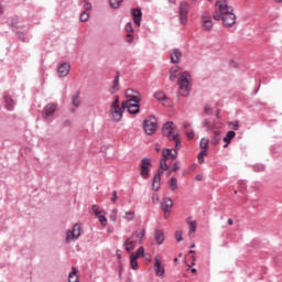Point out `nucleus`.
<instances>
[{"mask_svg":"<svg viewBox=\"0 0 282 282\" xmlns=\"http://www.w3.org/2000/svg\"><path fill=\"white\" fill-rule=\"evenodd\" d=\"M118 89H119V78L116 77L115 80H113V85L110 89V93L116 94V91H118Z\"/></svg>","mask_w":282,"mask_h":282,"instance_id":"c756f323","label":"nucleus"},{"mask_svg":"<svg viewBox=\"0 0 282 282\" xmlns=\"http://www.w3.org/2000/svg\"><path fill=\"white\" fill-rule=\"evenodd\" d=\"M162 155H163V159L161 160V163H160L161 171H159L155 177H161L162 171H169V165L166 164V160H169V158H171V160H175L177 158V150H171V149L163 150Z\"/></svg>","mask_w":282,"mask_h":282,"instance_id":"7ed1b4c3","label":"nucleus"},{"mask_svg":"<svg viewBox=\"0 0 282 282\" xmlns=\"http://www.w3.org/2000/svg\"><path fill=\"white\" fill-rule=\"evenodd\" d=\"M154 241L158 243V246H162V243H164V231L156 229L154 231Z\"/></svg>","mask_w":282,"mask_h":282,"instance_id":"aec40b11","label":"nucleus"},{"mask_svg":"<svg viewBox=\"0 0 282 282\" xmlns=\"http://www.w3.org/2000/svg\"><path fill=\"white\" fill-rule=\"evenodd\" d=\"M169 1H170V3H175L176 0H169Z\"/></svg>","mask_w":282,"mask_h":282,"instance_id":"e2e57ef3","label":"nucleus"},{"mask_svg":"<svg viewBox=\"0 0 282 282\" xmlns=\"http://www.w3.org/2000/svg\"><path fill=\"white\" fill-rule=\"evenodd\" d=\"M205 113H210V108H208V106L205 107Z\"/></svg>","mask_w":282,"mask_h":282,"instance_id":"6e6d98bb","label":"nucleus"},{"mask_svg":"<svg viewBox=\"0 0 282 282\" xmlns=\"http://www.w3.org/2000/svg\"><path fill=\"white\" fill-rule=\"evenodd\" d=\"M56 109H58L57 104H54V102L47 104L44 107V110H43V113H42L43 118H45V119L52 118V116H54V113H56Z\"/></svg>","mask_w":282,"mask_h":282,"instance_id":"9b49d317","label":"nucleus"},{"mask_svg":"<svg viewBox=\"0 0 282 282\" xmlns=\"http://www.w3.org/2000/svg\"><path fill=\"white\" fill-rule=\"evenodd\" d=\"M135 246H138V242L132 237L128 238L123 242V247L126 248V251H128V252H133V250H135Z\"/></svg>","mask_w":282,"mask_h":282,"instance_id":"4468645a","label":"nucleus"},{"mask_svg":"<svg viewBox=\"0 0 282 282\" xmlns=\"http://www.w3.org/2000/svg\"><path fill=\"white\" fill-rule=\"evenodd\" d=\"M174 261H177V258H175Z\"/></svg>","mask_w":282,"mask_h":282,"instance_id":"774afa93","label":"nucleus"},{"mask_svg":"<svg viewBox=\"0 0 282 282\" xmlns=\"http://www.w3.org/2000/svg\"><path fill=\"white\" fill-rule=\"evenodd\" d=\"M197 230V221L193 220L189 223V232H195Z\"/></svg>","mask_w":282,"mask_h":282,"instance_id":"ea45409f","label":"nucleus"},{"mask_svg":"<svg viewBox=\"0 0 282 282\" xmlns=\"http://www.w3.org/2000/svg\"><path fill=\"white\" fill-rule=\"evenodd\" d=\"M192 272L195 274V272H197V269H192Z\"/></svg>","mask_w":282,"mask_h":282,"instance_id":"680f3d73","label":"nucleus"},{"mask_svg":"<svg viewBox=\"0 0 282 282\" xmlns=\"http://www.w3.org/2000/svg\"><path fill=\"white\" fill-rule=\"evenodd\" d=\"M0 14H3V4H0Z\"/></svg>","mask_w":282,"mask_h":282,"instance_id":"4d7b16f0","label":"nucleus"},{"mask_svg":"<svg viewBox=\"0 0 282 282\" xmlns=\"http://www.w3.org/2000/svg\"><path fill=\"white\" fill-rule=\"evenodd\" d=\"M152 202L153 204H159L160 203V196L158 194L152 195Z\"/></svg>","mask_w":282,"mask_h":282,"instance_id":"c03bdc74","label":"nucleus"},{"mask_svg":"<svg viewBox=\"0 0 282 282\" xmlns=\"http://www.w3.org/2000/svg\"><path fill=\"white\" fill-rule=\"evenodd\" d=\"M162 178L161 177H154L152 181V189L160 191Z\"/></svg>","mask_w":282,"mask_h":282,"instance_id":"a878e982","label":"nucleus"},{"mask_svg":"<svg viewBox=\"0 0 282 282\" xmlns=\"http://www.w3.org/2000/svg\"><path fill=\"white\" fill-rule=\"evenodd\" d=\"M124 30H126V32H128V34H133V24H131V22H128L126 24Z\"/></svg>","mask_w":282,"mask_h":282,"instance_id":"4c0bfd02","label":"nucleus"},{"mask_svg":"<svg viewBox=\"0 0 282 282\" xmlns=\"http://www.w3.org/2000/svg\"><path fill=\"white\" fill-rule=\"evenodd\" d=\"M180 76V66H173L170 69V80H175Z\"/></svg>","mask_w":282,"mask_h":282,"instance_id":"4be33fe9","label":"nucleus"},{"mask_svg":"<svg viewBox=\"0 0 282 282\" xmlns=\"http://www.w3.org/2000/svg\"><path fill=\"white\" fill-rule=\"evenodd\" d=\"M151 166V159H143L141 161V175L149 177V167Z\"/></svg>","mask_w":282,"mask_h":282,"instance_id":"f8f14e48","label":"nucleus"},{"mask_svg":"<svg viewBox=\"0 0 282 282\" xmlns=\"http://www.w3.org/2000/svg\"><path fill=\"white\" fill-rule=\"evenodd\" d=\"M237 133L235 131H228L226 137L223 139L226 144L224 145V149H228V143L232 141V138H235Z\"/></svg>","mask_w":282,"mask_h":282,"instance_id":"5701e85b","label":"nucleus"},{"mask_svg":"<svg viewBox=\"0 0 282 282\" xmlns=\"http://www.w3.org/2000/svg\"><path fill=\"white\" fill-rule=\"evenodd\" d=\"M134 257L139 259V257H144V247H139L137 252L134 253Z\"/></svg>","mask_w":282,"mask_h":282,"instance_id":"f704fd0d","label":"nucleus"},{"mask_svg":"<svg viewBox=\"0 0 282 282\" xmlns=\"http://www.w3.org/2000/svg\"><path fill=\"white\" fill-rule=\"evenodd\" d=\"M154 272L156 276L164 275V265H162V262L158 258L154 259Z\"/></svg>","mask_w":282,"mask_h":282,"instance_id":"f3484780","label":"nucleus"},{"mask_svg":"<svg viewBox=\"0 0 282 282\" xmlns=\"http://www.w3.org/2000/svg\"><path fill=\"white\" fill-rule=\"evenodd\" d=\"M173 206V199L171 198H163L161 203V208L163 213H171V207Z\"/></svg>","mask_w":282,"mask_h":282,"instance_id":"a211bd4d","label":"nucleus"},{"mask_svg":"<svg viewBox=\"0 0 282 282\" xmlns=\"http://www.w3.org/2000/svg\"><path fill=\"white\" fill-rule=\"evenodd\" d=\"M224 129V124L219 121H215L212 128V131L214 133V137L212 139V144H214V147H217V144H219V142H221V130Z\"/></svg>","mask_w":282,"mask_h":282,"instance_id":"423d86ee","label":"nucleus"},{"mask_svg":"<svg viewBox=\"0 0 282 282\" xmlns=\"http://www.w3.org/2000/svg\"><path fill=\"white\" fill-rule=\"evenodd\" d=\"M122 3V0H110L111 8H120V4Z\"/></svg>","mask_w":282,"mask_h":282,"instance_id":"e433bc0d","label":"nucleus"},{"mask_svg":"<svg viewBox=\"0 0 282 282\" xmlns=\"http://www.w3.org/2000/svg\"><path fill=\"white\" fill-rule=\"evenodd\" d=\"M180 22L182 25H186L188 21V2L182 1L178 6Z\"/></svg>","mask_w":282,"mask_h":282,"instance_id":"1a4fd4ad","label":"nucleus"},{"mask_svg":"<svg viewBox=\"0 0 282 282\" xmlns=\"http://www.w3.org/2000/svg\"><path fill=\"white\" fill-rule=\"evenodd\" d=\"M97 217H98L101 226H107V217H105V214H99Z\"/></svg>","mask_w":282,"mask_h":282,"instance_id":"c9c22d12","label":"nucleus"},{"mask_svg":"<svg viewBox=\"0 0 282 282\" xmlns=\"http://www.w3.org/2000/svg\"><path fill=\"white\" fill-rule=\"evenodd\" d=\"M189 254H195V251L191 250V251H189Z\"/></svg>","mask_w":282,"mask_h":282,"instance_id":"0e129e2a","label":"nucleus"},{"mask_svg":"<svg viewBox=\"0 0 282 282\" xmlns=\"http://www.w3.org/2000/svg\"><path fill=\"white\" fill-rule=\"evenodd\" d=\"M180 170V164L176 162L173 164L172 171L175 173V171Z\"/></svg>","mask_w":282,"mask_h":282,"instance_id":"de8ad7c7","label":"nucleus"},{"mask_svg":"<svg viewBox=\"0 0 282 282\" xmlns=\"http://www.w3.org/2000/svg\"><path fill=\"white\" fill-rule=\"evenodd\" d=\"M4 102H6V108L9 111H12V109H14V100H12V97L10 96H4Z\"/></svg>","mask_w":282,"mask_h":282,"instance_id":"b1692460","label":"nucleus"},{"mask_svg":"<svg viewBox=\"0 0 282 282\" xmlns=\"http://www.w3.org/2000/svg\"><path fill=\"white\" fill-rule=\"evenodd\" d=\"M188 127H191L189 123H184V129H188Z\"/></svg>","mask_w":282,"mask_h":282,"instance_id":"13d9d810","label":"nucleus"},{"mask_svg":"<svg viewBox=\"0 0 282 282\" xmlns=\"http://www.w3.org/2000/svg\"><path fill=\"white\" fill-rule=\"evenodd\" d=\"M144 235H147L145 229L137 230L131 238L134 239L138 243H142L144 241Z\"/></svg>","mask_w":282,"mask_h":282,"instance_id":"2eb2a0df","label":"nucleus"},{"mask_svg":"<svg viewBox=\"0 0 282 282\" xmlns=\"http://www.w3.org/2000/svg\"><path fill=\"white\" fill-rule=\"evenodd\" d=\"M80 225L75 224L73 227V230H68L66 232V241H74L76 239H78V237H80Z\"/></svg>","mask_w":282,"mask_h":282,"instance_id":"9d476101","label":"nucleus"},{"mask_svg":"<svg viewBox=\"0 0 282 282\" xmlns=\"http://www.w3.org/2000/svg\"><path fill=\"white\" fill-rule=\"evenodd\" d=\"M208 142H209V140L206 139V138H203V139L200 140L199 147H200V149H202L203 151H207V149H208Z\"/></svg>","mask_w":282,"mask_h":282,"instance_id":"c85d7f7f","label":"nucleus"},{"mask_svg":"<svg viewBox=\"0 0 282 282\" xmlns=\"http://www.w3.org/2000/svg\"><path fill=\"white\" fill-rule=\"evenodd\" d=\"M111 221H116L118 219V209H112L110 213Z\"/></svg>","mask_w":282,"mask_h":282,"instance_id":"58836bf2","label":"nucleus"},{"mask_svg":"<svg viewBox=\"0 0 282 282\" xmlns=\"http://www.w3.org/2000/svg\"><path fill=\"white\" fill-rule=\"evenodd\" d=\"M79 19H80L82 22L89 21V13H87L86 11H84V12L80 14Z\"/></svg>","mask_w":282,"mask_h":282,"instance_id":"79ce46f5","label":"nucleus"},{"mask_svg":"<svg viewBox=\"0 0 282 282\" xmlns=\"http://www.w3.org/2000/svg\"><path fill=\"white\" fill-rule=\"evenodd\" d=\"M131 14H132L135 25H138V28H140V23L142 21V9H140V8L132 9Z\"/></svg>","mask_w":282,"mask_h":282,"instance_id":"ddd939ff","label":"nucleus"},{"mask_svg":"<svg viewBox=\"0 0 282 282\" xmlns=\"http://www.w3.org/2000/svg\"><path fill=\"white\" fill-rule=\"evenodd\" d=\"M275 3H282V0H274Z\"/></svg>","mask_w":282,"mask_h":282,"instance_id":"052dcab7","label":"nucleus"},{"mask_svg":"<svg viewBox=\"0 0 282 282\" xmlns=\"http://www.w3.org/2000/svg\"><path fill=\"white\" fill-rule=\"evenodd\" d=\"M217 116H219V110L217 111Z\"/></svg>","mask_w":282,"mask_h":282,"instance_id":"338daca9","label":"nucleus"},{"mask_svg":"<svg viewBox=\"0 0 282 282\" xmlns=\"http://www.w3.org/2000/svg\"><path fill=\"white\" fill-rule=\"evenodd\" d=\"M175 239H176V241H183V234H182V231H176L175 232Z\"/></svg>","mask_w":282,"mask_h":282,"instance_id":"37998d69","label":"nucleus"},{"mask_svg":"<svg viewBox=\"0 0 282 282\" xmlns=\"http://www.w3.org/2000/svg\"><path fill=\"white\" fill-rule=\"evenodd\" d=\"M144 131L148 135H153L158 131V119L151 116L144 120Z\"/></svg>","mask_w":282,"mask_h":282,"instance_id":"0eeeda50","label":"nucleus"},{"mask_svg":"<svg viewBox=\"0 0 282 282\" xmlns=\"http://www.w3.org/2000/svg\"><path fill=\"white\" fill-rule=\"evenodd\" d=\"M155 151H156L158 153H160V151H161L160 144H155Z\"/></svg>","mask_w":282,"mask_h":282,"instance_id":"5fc2aeb1","label":"nucleus"},{"mask_svg":"<svg viewBox=\"0 0 282 282\" xmlns=\"http://www.w3.org/2000/svg\"><path fill=\"white\" fill-rule=\"evenodd\" d=\"M208 154V151L206 150H202L198 154V162L199 164H204V155H207Z\"/></svg>","mask_w":282,"mask_h":282,"instance_id":"473e14b6","label":"nucleus"},{"mask_svg":"<svg viewBox=\"0 0 282 282\" xmlns=\"http://www.w3.org/2000/svg\"><path fill=\"white\" fill-rule=\"evenodd\" d=\"M156 100H166V95L163 91H158L154 94Z\"/></svg>","mask_w":282,"mask_h":282,"instance_id":"2f4dec72","label":"nucleus"},{"mask_svg":"<svg viewBox=\"0 0 282 282\" xmlns=\"http://www.w3.org/2000/svg\"><path fill=\"white\" fill-rule=\"evenodd\" d=\"M215 21H223L225 28H232L237 23V15L235 9L228 4V0H218L216 2V12L214 14Z\"/></svg>","mask_w":282,"mask_h":282,"instance_id":"f03ea898","label":"nucleus"},{"mask_svg":"<svg viewBox=\"0 0 282 282\" xmlns=\"http://www.w3.org/2000/svg\"><path fill=\"white\" fill-rule=\"evenodd\" d=\"M200 22H202V28H203L204 32L213 31V28L215 24L213 23V17L210 15V13L204 12L200 15Z\"/></svg>","mask_w":282,"mask_h":282,"instance_id":"6e6552de","label":"nucleus"},{"mask_svg":"<svg viewBox=\"0 0 282 282\" xmlns=\"http://www.w3.org/2000/svg\"><path fill=\"white\" fill-rule=\"evenodd\" d=\"M227 224H228L229 226H232V224H235V221L232 220V218H229V219L227 220Z\"/></svg>","mask_w":282,"mask_h":282,"instance_id":"603ef678","label":"nucleus"},{"mask_svg":"<svg viewBox=\"0 0 282 282\" xmlns=\"http://www.w3.org/2000/svg\"><path fill=\"white\" fill-rule=\"evenodd\" d=\"M127 42H128V43H133V36L131 35V33H129V34L127 35Z\"/></svg>","mask_w":282,"mask_h":282,"instance_id":"09e8293b","label":"nucleus"},{"mask_svg":"<svg viewBox=\"0 0 282 282\" xmlns=\"http://www.w3.org/2000/svg\"><path fill=\"white\" fill-rule=\"evenodd\" d=\"M169 185H170V191H177V188H178L177 178L172 177V178L169 181Z\"/></svg>","mask_w":282,"mask_h":282,"instance_id":"bb28decb","label":"nucleus"},{"mask_svg":"<svg viewBox=\"0 0 282 282\" xmlns=\"http://www.w3.org/2000/svg\"><path fill=\"white\" fill-rule=\"evenodd\" d=\"M69 69H70L69 64L64 63V64L59 65V67L57 68V73L59 74L61 78H65V76H67L69 74Z\"/></svg>","mask_w":282,"mask_h":282,"instance_id":"dca6fc26","label":"nucleus"},{"mask_svg":"<svg viewBox=\"0 0 282 282\" xmlns=\"http://www.w3.org/2000/svg\"><path fill=\"white\" fill-rule=\"evenodd\" d=\"M170 58L172 63H180V61L182 59V52H180V50L177 48H174L170 53Z\"/></svg>","mask_w":282,"mask_h":282,"instance_id":"6ab92c4d","label":"nucleus"},{"mask_svg":"<svg viewBox=\"0 0 282 282\" xmlns=\"http://www.w3.org/2000/svg\"><path fill=\"white\" fill-rule=\"evenodd\" d=\"M230 126L232 127V129H234L235 131H238V130H239V121H234V122L230 123Z\"/></svg>","mask_w":282,"mask_h":282,"instance_id":"49530a36","label":"nucleus"},{"mask_svg":"<svg viewBox=\"0 0 282 282\" xmlns=\"http://www.w3.org/2000/svg\"><path fill=\"white\" fill-rule=\"evenodd\" d=\"M170 213H171V212H164V218H165V219H169Z\"/></svg>","mask_w":282,"mask_h":282,"instance_id":"864d4df0","label":"nucleus"},{"mask_svg":"<svg viewBox=\"0 0 282 282\" xmlns=\"http://www.w3.org/2000/svg\"><path fill=\"white\" fill-rule=\"evenodd\" d=\"M112 204H116V202L118 200V192H112V197L110 198Z\"/></svg>","mask_w":282,"mask_h":282,"instance_id":"a18cd8bd","label":"nucleus"},{"mask_svg":"<svg viewBox=\"0 0 282 282\" xmlns=\"http://www.w3.org/2000/svg\"><path fill=\"white\" fill-rule=\"evenodd\" d=\"M130 265L132 270H138V258H135V252L130 254Z\"/></svg>","mask_w":282,"mask_h":282,"instance_id":"393cba45","label":"nucleus"},{"mask_svg":"<svg viewBox=\"0 0 282 282\" xmlns=\"http://www.w3.org/2000/svg\"><path fill=\"white\" fill-rule=\"evenodd\" d=\"M68 282H78V269L72 268V272L68 274Z\"/></svg>","mask_w":282,"mask_h":282,"instance_id":"412c9836","label":"nucleus"},{"mask_svg":"<svg viewBox=\"0 0 282 282\" xmlns=\"http://www.w3.org/2000/svg\"><path fill=\"white\" fill-rule=\"evenodd\" d=\"M65 124H72V121L66 120V121H65Z\"/></svg>","mask_w":282,"mask_h":282,"instance_id":"bf43d9fd","label":"nucleus"},{"mask_svg":"<svg viewBox=\"0 0 282 282\" xmlns=\"http://www.w3.org/2000/svg\"><path fill=\"white\" fill-rule=\"evenodd\" d=\"M123 217H124V219H127V221H133V219H135V213L126 212Z\"/></svg>","mask_w":282,"mask_h":282,"instance_id":"7c9ffc66","label":"nucleus"},{"mask_svg":"<svg viewBox=\"0 0 282 282\" xmlns=\"http://www.w3.org/2000/svg\"><path fill=\"white\" fill-rule=\"evenodd\" d=\"M162 133L163 135H165V138H169L170 140H176L177 135H180V133L177 132V128H175V123H173V121H170L163 126Z\"/></svg>","mask_w":282,"mask_h":282,"instance_id":"39448f33","label":"nucleus"},{"mask_svg":"<svg viewBox=\"0 0 282 282\" xmlns=\"http://www.w3.org/2000/svg\"><path fill=\"white\" fill-rule=\"evenodd\" d=\"M90 210L94 213L95 217H98V215H105V212L100 210L98 205H93Z\"/></svg>","mask_w":282,"mask_h":282,"instance_id":"cd10ccee","label":"nucleus"},{"mask_svg":"<svg viewBox=\"0 0 282 282\" xmlns=\"http://www.w3.org/2000/svg\"><path fill=\"white\" fill-rule=\"evenodd\" d=\"M140 100H142L140 93L128 89L126 90V101L120 107V98L116 96L110 106V116L113 122H120L122 120L123 109H127L132 115L140 113Z\"/></svg>","mask_w":282,"mask_h":282,"instance_id":"f257e3e1","label":"nucleus"},{"mask_svg":"<svg viewBox=\"0 0 282 282\" xmlns=\"http://www.w3.org/2000/svg\"><path fill=\"white\" fill-rule=\"evenodd\" d=\"M178 91L181 96H188L191 93V74L183 73L178 78Z\"/></svg>","mask_w":282,"mask_h":282,"instance_id":"20e7f679","label":"nucleus"},{"mask_svg":"<svg viewBox=\"0 0 282 282\" xmlns=\"http://www.w3.org/2000/svg\"><path fill=\"white\" fill-rule=\"evenodd\" d=\"M74 107H80V99L78 98V95H75L72 100Z\"/></svg>","mask_w":282,"mask_h":282,"instance_id":"a19ab883","label":"nucleus"},{"mask_svg":"<svg viewBox=\"0 0 282 282\" xmlns=\"http://www.w3.org/2000/svg\"><path fill=\"white\" fill-rule=\"evenodd\" d=\"M84 8H85V10H91V3L85 2Z\"/></svg>","mask_w":282,"mask_h":282,"instance_id":"3c124183","label":"nucleus"},{"mask_svg":"<svg viewBox=\"0 0 282 282\" xmlns=\"http://www.w3.org/2000/svg\"><path fill=\"white\" fill-rule=\"evenodd\" d=\"M191 248H195V243H193V245L191 246Z\"/></svg>","mask_w":282,"mask_h":282,"instance_id":"69168bd1","label":"nucleus"},{"mask_svg":"<svg viewBox=\"0 0 282 282\" xmlns=\"http://www.w3.org/2000/svg\"><path fill=\"white\" fill-rule=\"evenodd\" d=\"M186 135L188 140H193V138H195V132H187Z\"/></svg>","mask_w":282,"mask_h":282,"instance_id":"8fccbe9b","label":"nucleus"},{"mask_svg":"<svg viewBox=\"0 0 282 282\" xmlns=\"http://www.w3.org/2000/svg\"><path fill=\"white\" fill-rule=\"evenodd\" d=\"M175 142V150L174 151H180V149L182 148V143L180 141V134L176 135V139H172Z\"/></svg>","mask_w":282,"mask_h":282,"instance_id":"72a5a7b5","label":"nucleus"}]
</instances>
